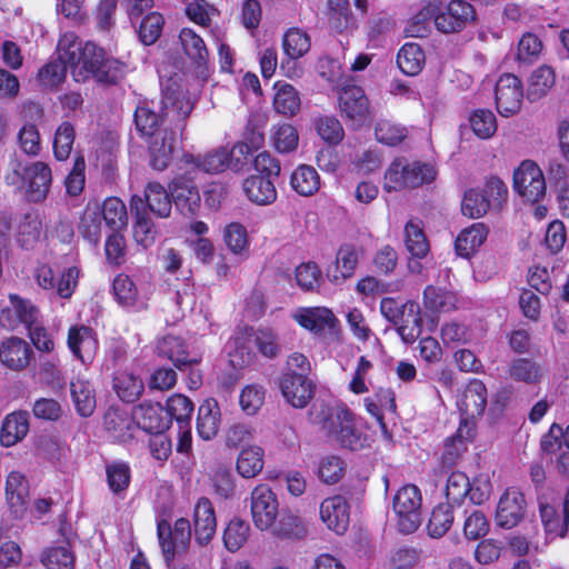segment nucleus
Instances as JSON below:
<instances>
[{
	"label": "nucleus",
	"mask_w": 569,
	"mask_h": 569,
	"mask_svg": "<svg viewBox=\"0 0 569 569\" xmlns=\"http://www.w3.org/2000/svg\"><path fill=\"white\" fill-rule=\"evenodd\" d=\"M293 319L305 329L321 335L325 330H331L336 327L337 319L332 311L325 307L299 308Z\"/></svg>",
	"instance_id": "b1692460"
},
{
	"label": "nucleus",
	"mask_w": 569,
	"mask_h": 569,
	"mask_svg": "<svg viewBox=\"0 0 569 569\" xmlns=\"http://www.w3.org/2000/svg\"><path fill=\"white\" fill-rule=\"evenodd\" d=\"M457 296L433 286H428L423 291L425 307L431 311L448 312L457 308Z\"/></svg>",
	"instance_id": "c03bdc74"
},
{
	"label": "nucleus",
	"mask_w": 569,
	"mask_h": 569,
	"mask_svg": "<svg viewBox=\"0 0 569 569\" xmlns=\"http://www.w3.org/2000/svg\"><path fill=\"white\" fill-rule=\"evenodd\" d=\"M220 427V409L216 400H204L197 416V431L203 440H211L219 431Z\"/></svg>",
	"instance_id": "7c9ffc66"
},
{
	"label": "nucleus",
	"mask_w": 569,
	"mask_h": 569,
	"mask_svg": "<svg viewBox=\"0 0 569 569\" xmlns=\"http://www.w3.org/2000/svg\"><path fill=\"white\" fill-rule=\"evenodd\" d=\"M71 398L81 417H90L96 409V397L89 381L77 378L70 382Z\"/></svg>",
	"instance_id": "e433bc0d"
},
{
	"label": "nucleus",
	"mask_w": 569,
	"mask_h": 569,
	"mask_svg": "<svg viewBox=\"0 0 569 569\" xmlns=\"http://www.w3.org/2000/svg\"><path fill=\"white\" fill-rule=\"evenodd\" d=\"M29 431V413L20 410L9 413L1 427L0 442L3 447H11L21 441Z\"/></svg>",
	"instance_id": "c85d7f7f"
},
{
	"label": "nucleus",
	"mask_w": 569,
	"mask_h": 569,
	"mask_svg": "<svg viewBox=\"0 0 569 569\" xmlns=\"http://www.w3.org/2000/svg\"><path fill=\"white\" fill-rule=\"evenodd\" d=\"M7 179H11V183H17L22 180L27 186L29 199L33 202H39L46 199L52 177L49 166L44 162L37 161L23 168L22 174L14 170L12 177L9 176Z\"/></svg>",
	"instance_id": "9d476101"
},
{
	"label": "nucleus",
	"mask_w": 569,
	"mask_h": 569,
	"mask_svg": "<svg viewBox=\"0 0 569 569\" xmlns=\"http://www.w3.org/2000/svg\"><path fill=\"white\" fill-rule=\"evenodd\" d=\"M555 71L548 66H541L529 78L527 98L530 101L541 99L555 84Z\"/></svg>",
	"instance_id": "a19ab883"
},
{
	"label": "nucleus",
	"mask_w": 569,
	"mask_h": 569,
	"mask_svg": "<svg viewBox=\"0 0 569 569\" xmlns=\"http://www.w3.org/2000/svg\"><path fill=\"white\" fill-rule=\"evenodd\" d=\"M273 89L274 111L283 117H295L301 108V99L297 89L287 82H276Z\"/></svg>",
	"instance_id": "2f4dec72"
},
{
	"label": "nucleus",
	"mask_w": 569,
	"mask_h": 569,
	"mask_svg": "<svg viewBox=\"0 0 569 569\" xmlns=\"http://www.w3.org/2000/svg\"><path fill=\"white\" fill-rule=\"evenodd\" d=\"M422 318L419 305L412 301L405 302V311L400 322L397 323V331L407 343L415 342L421 333Z\"/></svg>",
	"instance_id": "f704fd0d"
},
{
	"label": "nucleus",
	"mask_w": 569,
	"mask_h": 569,
	"mask_svg": "<svg viewBox=\"0 0 569 569\" xmlns=\"http://www.w3.org/2000/svg\"><path fill=\"white\" fill-rule=\"evenodd\" d=\"M112 290L116 301L122 308L139 310L143 307L137 287L129 276L123 273L118 274L113 280Z\"/></svg>",
	"instance_id": "c9c22d12"
},
{
	"label": "nucleus",
	"mask_w": 569,
	"mask_h": 569,
	"mask_svg": "<svg viewBox=\"0 0 569 569\" xmlns=\"http://www.w3.org/2000/svg\"><path fill=\"white\" fill-rule=\"evenodd\" d=\"M101 213L106 224L113 231H119L127 226V208L119 198L111 197L106 199Z\"/></svg>",
	"instance_id": "49530a36"
},
{
	"label": "nucleus",
	"mask_w": 569,
	"mask_h": 569,
	"mask_svg": "<svg viewBox=\"0 0 569 569\" xmlns=\"http://www.w3.org/2000/svg\"><path fill=\"white\" fill-rule=\"evenodd\" d=\"M194 541L207 546L217 530V519L212 503L208 498H200L193 509Z\"/></svg>",
	"instance_id": "a211bd4d"
},
{
	"label": "nucleus",
	"mask_w": 569,
	"mask_h": 569,
	"mask_svg": "<svg viewBox=\"0 0 569 569\" xmlns=\"http://www.w3.org/2000/svg\"><path fill=\"white\" fill-rule=\"evenodd\" d=\"M290 184L300 196L309 197L319 190L320 177L313 167L301 164L292 172Z\"/></svg>",
	"instance_id": "4c0bfd02"
},
{
	"label": "nucleus",
	"mask_w": 569,
	"mask_h": 569,
	"mask_svg": "<svg viewBox=\"0 0 569 569\" xmlns=\"http://www.w3.org/2000/svg\"><path fill=\"white\" fill-rule=\"evenodd\" d=\"M157 535L164 560L169 563L177 553L187 551L192 535L190 521L179 518L173 527L167 520H160L157 525Z\"/></svg>",
	"instance_id": "39448f33"
},
{
	"label": "nucleus",
	"mask_w": 569,
	"mask_h": 569,
	"mask_svg": "<svg viewBox=\"0 0 569 569\" xmlns=\"http://www.w3.org/2000/svg\"><path fill=\"white\" fill-rule=\"evenodd\" d=\"M527 512L525 495L517 488H508L501 495L496 509V523L503 529L518 526Z\"/></svg>",
	"instance_id": "ddd939ff"
},
{
	"label": "nucleus",
	"mask_w": 569,
	"mask_h": 569,
	"mask_svg": "<svg viewBox=\"0 0 569 569\" xmlns=\"http://www.w3.org/2000/svg\"><path fill=\"white\" fill-rule=\"evenodd\" d=\"M194 180L196 172L186 166L184 172L170 183L173 202L184 216H192L200 209L201 198Z\"/></svg>",
	"instance_id": "6e6552de"
},
{
	"label": "nucleus",
	"mask_w": 569,
	"mask_h": 569,
	"mask_svg": "<svg viewBox=\"0 0 569 569\" xmlns=\"http://www.w3.org/2000/svg\"><path fill=\"white\" fill-rule=\"evenodd\" d=\"M250 533L249 525L238 518L232 519L223 532V542L230 552L238 551L248 540Z\"/></svg>",
	"instance_id": "864d4df0"
},
{
	"label": "nucleus",
	"mask_w": 569,
	"mask_h": 569,
	"mask_svg": "<svg viewBox=\"0 0 569 569\" xmlns=\"http://www.w3.org/2000/svg\"><path fill=\"white\" fill-rule=\"evenodd\" d=\"M280 389L286 400L295 408H305L313 393V385L309 378L282 376Z\"/></svg>",
	"instance_id": "bb28decb"
},
{
	"label": "nucleus",
	"mask_w": 569,
	"mask_h": 569,
	"mask_svg": "<svg viewBox=\"0 0 569 569\" xmlns=\"http://www.w3.org/2000/svg\"><path fill=\"white\" fill-rule=\"evenodd\" d=\"M193 109L191 100L179 89L167 87L161 100V114L170 123L183 122Z\"/></svg>",
	"instance_id": "6ab92c4d"
},
{
	"label": "nucleus",
	"mask_w": 569,
	"mask_h": 569,
	"mask_svg": "<svg viewBox=\"0 0 569 569\" xmlns=\"http://www.w3.org/2000/svg\"><path fill=\"white\" fill-rule=\"evenodd\" d=\"M496 106L498 112L503 117L517 113L521 108L523 90L521 80L512 74H502L495 89Z\"/></svg>",
	"instance_id": "4468645a"
},
{
	"label": "nucleus",
	"mask_w": 569,
	"mask_h": 569,
	"mask_svg": "<svg viewBox=\"0 0 569 569\" xmlns=\"http://www.w3.org/2000/svg\"><path fill=\"white\" fill-rule=\"evenodd\" d=\"M509 376L517 381L525 383H536L540 380L542 373L540 367L530 359L519 358L511 362Z\"/></svg>",
	"instance_id": "13d9d810"
},
{
	"label": "nucleus",
	"mask_w": 569,
	"mask_h": 569,
	"mask_svg": "<svg viewBox=\"0 0 569 569\" xmlns=\"http://www.w3.org/2000/svg\"><path fill=\"white\" fill-rule=\"evenodd\" d=\"M339 109L342 117L356 127L365 124L370 119L368 98L358 86L342 88L339 94Z\"/></svg>",
	"instance_id": "2eb2a0df"
},
{
	"label": "nucleus",
	"mask_w": 569,
	"mask_h": 569,
	"mask_svg": "<svg viewBox=\"0 0 569 569\" xmlns=\"http://www.w3.org/2000/svg\"><path fill=\"white\" fill-rule=\"evenodd\" d=\"M157 352L160 357L172 361L179 370H183L199 362L197 358L189 357L184 342L179 337L171 335L164 336L158 341Z\"/></svg>",
	"instance_id": "cd10ccee"
},
{
	"label": "nucleus",
	"mask_w": 569,
	"mask_h": 569,
	"mask_svg": "<svg viewBox=\"0 0 569 569\" xmlns=\"http://www.w3.org/2000/svg\"><path fill=\"white\" fill-rule=\"evenodd\" d=\"M425 62V53L421 47L417 43H406L398 52V67L407 76L418 74L422 70Z\"/></svg>",
	"instance_id": "ea45409f"
},
{
	"label": "nucleus",
	"mask_w": 569,
	"mask_h": 569,
	"mask_svg": "<svg viewBox=\"0 0 569 569\" xmlns=\"http://www.w3.org/2000/svg\"><path fill=\"white\" fill-rule=\"evenodd\" d=\"M32 355L33 352L29 343L18 337L8 338L0 346V361L11 370L27 368Z\"/></svg>",
	"instance_id": "393cba45"
},
{
	"label": "nucleus",
	"mask_w": 569,
	"mask_h": 569,
	"mask_svg": "<svg viewBox=\"0 0 569 569\" xmlns=\"http://www.w3.org/2000/svg\"><path fill=\"white\" fill-rule=\"evenodd\" d=\"M29 492V483L19 471H12L7 477L6 496L11 506H22Z\"/></svg>",
	"instance_id": "bf43d9fd"
},
{
	"label": "nucleus",
	"mask_w": 569,
	"mask_h": 569,
	"mask_svg": "<svg viewBox=\"0 0 569 569\" xmlns=\"http://www.w3.org/2000/svg\"><path fill=\"white\" fill-rule=\"evenodd\" d=\"M68 348L82 363L91 362L98 350L93 330L87 326H73L68 332Z\"/></svg>",
	"instance_id": "412c9836"
},
{
	"label": "nucleus",
	"mask_w": 569,
	"mask_h": 569,
	"mask_svg": "<svg viewBox=\"0 0 569 569\" xmlns=\"http://www.w3.org/2000/svg\"><path fill=\"white\" fill-rule=\"evenodd\" d=\"M130 209L134 213L133 238L142 248L151 247L157 237V229L144 209V201L140 196H133L130 201Z\"/></svg>",
	"instance_id": "4be33fe9"
},
{
	"label": "nucleus",
	"mask_w": 569,
	"mask_h": 569,
	"mask_svg": "<svg viewBox=\"0 0 569 569\" xmlns=\"http://www.w3.org/2000/svg\"><path fill=\"white\" fill-rule=\"evenodd\" d=\"M131 415L136 429L140 428L150 433L166 431L170 426L168 413H164L160 403L144 401L134 407Z\"/></svg>",
	"instance_id": "dca6fc26"
},
{
	"label": "nucleus",
	"mask_w": 569,
	"mask_h": 569,
	"mask_svg": "<svg viewBox=\"0 0 569 569\" xmlns=\"http://www.w3.org/2000/svg\"><path fill=\"white\" fill-rule=\"evenodd\" d=\"M243 191L248 199L259 206H267L277 199V190L271 179L263 176H250L244 179Z\"/></svg>",
	"instance_id": "c756f323"
},
{
	"label": "nucleus",
	"mask_w": 569,
	"mask_h": 569,
	"mask_svg": "<svg viewBox=\"0 0 569 569\" xmlns=\"http://www.w3.org/2000/svg\"><path fill=\"white\" fill-rule=\"evenodd\" d=\"M38 308L28 299H23L18 295H9L8 305L0 311V326L8 330H14L20 325H36L39 320Z\"/></svg>",
	"instance_id": "f8f14e48"
},
{
	"label": "nucleus",
	"mask_w": 569,
	"mask_h": 569,
	"mask_svg": "<svg viewBox=\"0 0 569 569\" xmlns=\"http://www.w3.org/2000/svg\"><path fill=\"white\" fill-rule=\"evenodd\" d=\"M103 428L113 440L126 442L133 438L136 425L127 410L111 406L103 415Z\"/></svg>",
	"instance_id": "5701e85b"
},
{
	"label": "nucleus",
	"mask_w": 569,
	"mask_h": 569,
	"mask_svg": "<svg viewBox=\"0 0 569 569\" xmlns=\"http://www.w3.org/2000/svg\"><path fill=\"white\" fill-rule=\"evenodd\" d=\"M41 234V221L34 213L24 214L18 227L17 240L23 249H32Z\"/></svg>",
	"instance_id": "603ef678"
},
{
	"label": "nucleus",
	"mask_w": 569,
	"mask_h": 569,
	"mask_svg": "<svg viewBox=\"0 0 569 569\" xmlns=\"http://www.w3.org/2000/svg\"><path fill=\"white\" fill-rule=\"evenodd\" d=\"M315 127L320 138L329 144H338L345 137V130L340 121L333 116L316 118Z\"/></svg>",
	"instance_id": "6e6d98bb"
},
{
	"label": "nucleus",
	"mask_w": 569,
	"mask_h": 569,
	"mask_svg": "<svg viewBox=\"0 0 569 569\" xmlns=\"http://www.w3.org/2000/svg\"><path fill=\"white\" fill-rule=\"evenodd\" d=\"M250 152V147L247 143H238L231 150L227 148H219L204 156L183 154L182 161L196 173L201 170L207 173H219L230 168L233 171H240L243 162L237 158L233 159L236 153L247 156Z\"/></svg>",
	"instance_id": "7ed1b4c3"
},
{
	"label": "nucleus",
	"mask_w": 569,
	"mask_h": 569,
	"mask_svg": "<svg viewBox=\"0 0 569 569\" xmlns=\"http://www.w3.org/2000/svg\"><path fill=\"white\" fill-rule=\"evenodd\" d=\"M471 489L469 478L460 471H453L447 479L446 497L448 501L459 505Z\"/></svg>",
	"instance_id": "774afa93"
},
{
	"label": "nucleus",
	"mask_w": 569,
	"mask_h": 569,
	"mask_svg": "<svg viewBox=\"0 0 569 569\" xmlns=\"http://www.w3.org/2000/svg\"><path fill=\"white\" fill-rule=\"evenodd\" d=\"M316 419L341 448L358 451L369 446V437L356 426L353 415L347 408L323 406Z\"/></svg>",
	"instance_id": "f257e3e1"
},
{
	"label": "nucleus",
	"mask_w": 569,
	"mask_h": 569,
	"mask_svg": "<svg viewBox=\"0 0 569 569\" xmlns=\"http://www.w3.org/2000/svg\"><path fill=\"white\" fill-rule=\"evenodd\" d=\"M179 39L186 54L198 64L207 61L209 52L204 41L192 29L183 28L180 31Z\"/></svg>",
	"instance_id": "8fccbe9b"
},
{
	"label": "nucleus",
	"mask_w": 569,
	"mask_h": 569,
	"mask_svg": "<svg viewBox=\"0 0 569 569\" xmlns=\"http://www.w3.org/2000/svg\"><path fill=\"white\" fill-rule=\"evenodd\" d=\"M192 412L193 403L183 395L177 393L167 400V409L164 410V413H168L170 421L174 419L181 428L190 425Z\"/></svg>",
	"instance_id": "3c124183"
},
{
	"label": "nucleus",
	"mask_w": 569,
	"mask_h": 569,
	"mask_svg": "<svg viewBox=\"0 0 569 569\" xmlns=\"http://www.w3.org/2000/svg\"><path fill=\"white\" fill-rule=\"evenodd\" d=\"M144 209L152 212L158 218H167L170 216L172 208L171 193L158 182H150L144 189Z\"/></svg>",
	"instance_id": "473e14b6"
},
{
	"label": "nucleus",
	"mask_w": 569,
	"mask_h": 569,
	"mask_svg": "<svg viewBox=\"0 0 569 569\" xmlns=\"http://www.w3.org/2000/svg\"><path fill=\"white\" fill-rule=\"evenodd\" d=\"M435 177L436 170L431 164L419 161L402 164L401 161H395L385 174V189L396 191L402 188H417L431 182Z\"/></svg>",
	"instance_id": "20e7f679"
},
{
	"label": "nucleus",
	"mask_w": 569,
	"mask_h": 569,
	"mask_svg": "<svg viewBox=\"0 0 569 569\" xmlns=\"http://www.w3.org/2000/svg\"><path fill=\"white\" fill-rule=\"evenodd\" d=\"M513 188L527 201H539L546 193L542 170L531 160L522 161L513 172Z\"/></svg>",
	"instance_id": "0eeeda50"
},
{
	"label": "nucleus",
	"mask_w": 569,
	"mask_h": 569,
	"mask_svg": "<svg viewBox=\"0 0 569 569\" xmlns=\"http://www.w3.org/2000/svg\"><path fill=\"white\" fill-rule=\"evenodd\" d=\"M421 495L418 487L407 485L393 497V511L398 517L399 530L403 533H412L420 525Z\"/></svg>",
	"instance_id": "423d86ee"
},
{
	"label": "nucleus",
	"mask_w": 569,
	"mask_h": 569,
	"mask_svg": "<svg viewBox=\"0 0 569 569\" xmlns=\"http://www.w3.org/2000/svg\"><path fill=\"white\" fill-rule=\"evenodd\" d=\"M320 518L328 529L338 535L347 531L349 526V506L342 496L325 499L320 505Z\"/></svg>",
	"instance_id": "aec40b11"
},
{
	"label": "nucleus",
	"mask_w": 569,
	"mask_h": 569,
	"mask_svg": "<svg viewBox=\"0 0 569 569\" xmlns=\"http://www.w3.org/2000/svg\"><path fill=\"white\" fill-rule=\"evenodd\" d=\"M279 513L276 495L267 485L257 486L251 492V515L254 526L268 530L274 525Z\"/></svg>",
	"instance_id": "9b49d317"
},
{
	"label": "nucleus",
	"mask_w": 569,
	"mask_h": 569,
	"mask_svg": "<svg viewBox=\"0 0 569 569\" xmlns=\"http://www.w3.org/2000/svg\"><path fill=\"white\" fill-rule=\"evenodd\" d=\"M263 468V450L258 446L243 448L237 459V470L243 478L256 477Z\"/></svg>",
	"instance_id": "79ce46f5"
},
{
	"label": "nucleus",
	"mask_w": 569,
	"mask_h": 569,
	"mask_svg": "<svg viewBox=\"0 0 569 569\" xmlns=\"http://www.w3.org/2000/svg\"><path fill=\"white\" fill-rule=\"evenodd\" d=\"M488 236V228L481 223H472L463 229L457 237L455 247L460 257L469 258L485 242Z\"/></svg>",
	"instance_id": "72a5a7b5"
},
{
	"label": "nucleus",
	"mask_w": 569,
	"mask_h": 569,
	"mask_svg": "<svg viewBox=\"0 0 569 569\" xmlns=\"http://www.w3.org/2000/svg\"><path fill=\"white\" fill-rule=\"evenodd\" d=\"M164 121L162 114L157 113L148 104L138 106L134 112V122L137 129L144 136H153L160 122Z\"/></svg>",
	"instance_id": "680f3d73"
},
{
	"label": "nucleus",
	"mask_w": 569,
	"mask_h": 569,
	"mask_svg": "<svg viewBox=\"0 0 569 569\" xmlns=\"http://www.w3.org/2000/svg\"><path fill=\"white\" fill-rule=\"evenodd\" d=\"M282 48L288 58L299 59L309 51L310 38L301 29L291 28L283 36Z\"/></svg>",
	"instance_id": "de8ad7c7"
},
{
	"label": "nucleus",
	"mask_w": 569,
	"mask_h": 569,
	"mask_svg": "<svg viewBox=\"0 0 569 569\" xmlns=\"http://www.w3.org/2000/svg\"><path fill=\"white\" fill-rule=\"evenodd\" d=\"M461 416L480 417L487 405V389L481 380L473 379L465 388L457 402Z\"/></svg>",
	"instance_id": "a878e982"
},
{
	"label": "nucleus",
	"mask_w": 569,
	"mask_h": 569,
	"mask_svg": "<svg viewBox=\"0 0 569 569\" xmlns=\"http://www.w3.org/2000/svg\"><path fill=\"white\" fill-rule=\"evenodd\" d=\"M252 339L259 352L266 358H276L281 351L279 337L272 329L260 328L253 333Z\"/></svg>",
	"instance_id": "0e129e2a"
},
{
	"label": "nucleus",
	"mask_w": 569,
	"mask_h": 569,
	"mask_svg": "<svg viewBox=\"0 0 569 569\" xmlns=\"http://www.w3.org/2000/svg\"><path fill=\"white\" fill-rule=\"evenodd\" d=\"M124 74V66L111 58H104L103 51L101 50V62H98L93 78L103 83H116Z\"/></svg>",
	"instance_id": "338daca9"
},
{
	"label": "nucleus",
	"mask_w": 569,
	"mask_h": 569,
	"mask_svg": "<svg viewBox=\"0 0 569 569\" xmlns=\"http://www.w3.org/2000/svg\"><path fill=\"white\" fill-rule=\"evenodd\" d=\"M475 20V8L465 0H451L433 18L436 28L442 33L459 32Z\"/></svg>",
	"instance_id": "1a4fd4ad"
},
{
	"label": "nucleus",
	"mask_w": 569,
	"mask_h": 569,
	"mask_svg": "<svg viewBox=\"0 0 569 569\" xmlns=\"http://www.w3.org/2000/svg\"><path fill=\"white\" fill-rule=\"evenodd\" d=\"M176 147L177 134L171 129H162L151 136L149 142L151 167L159 171L164 170L172 160Z\"/></svg>",
	"instance_id": "f3484780"
},
{
	"label": "nucleus",
	"mask_w": 569,
	"mask_h": 569,
	"mask_svg": "<svg viewBox=\"0 0 569 569\" xmlns=\"http://www.w3.org/2000/svg\"><path fill=\"white\" fill-rule=\"evenodd\" d=\"M41 562L47 569H74V556L67 545L47 549Z\"/></svg>",
	"instance_id": "4d7b16f0"
},
{
	"label": "nucleus",
	"mask_w": 569,
	"mask_h": 569,
	"mask_svg": "<svg viewBox=\"0 0 569 569\" xmlns=\"http://www.w3.org/2000/svg\"><path fill=\"white\" fill-rule=\"evenodd\" d=\"M406 247L416 258H423L429 251V243L421 227L416 222H408L405 228Z\"/></svg>",
	"instance_id": "e2e57ef3"
},
{
	"label": "nucleus",
	"mask_w": 569,
	"mask_h": 569,
	"mask_svg": "<svg viewBox=\"0 0 569 569\" xmlns=\"http://www.w3.org/2000/svg\"><path fill=\"white\" fill-rule=\"evenodd\" d=\"M164 19L159 12L147 14L139 26L140 41L146 46L153 44L161 36Z\"/></svg>",
	"instance_id": "69168bd1"
},
{
	"label": "nucleus",
	"mask_w": 569,
	"mask_h": 569,
	"mask_svg": "<svg viewBox=\"0 0 569 569\" xmlns=\"http://www.w3.org/2000/svg\"><path fill=\"white\" fill-rule=\"evenodd\" d=\"M278 521L270 528L273 535L286 538H302L306 529L301 519L289 510H283L278 513Z\"/></svg>",
	"instance_id": "09e8293b"
},
{
	"label": "nucleus",
	"mask_w": 569,
	"mask_h": 569,
	"mask_svg": "<svg viewBox=\"0 0 569 569\" xmlns=\"http://www.w3.org/2000/svg\"><path fill=\"white\" fill-rule=\"evenodd\" d=\"M113 389L118 397L124 402L137 401L143 392L142 380L133 373L122 371L113 378Z\"/></svg>",
	"instance_id": "58836bf2"
},
{
	"label": "nucleus",
	"mask_w": 569,
	"mask_h": 569,
	"mask_svg": "<svg viewBox=\"0 0 569 569\" xmlns=\"http://www.w3.org/2000/svg\"><path fill=\"white\" fill-rule=\"evenodd\" d=\"M453 523L452 506L447 503H439L431 512L428 522V533L432 538H441Z\"/></svg>",
	"instance_id": "a18cd8bd"
},
{
	"label": "nucleus",
	"mask_w": 569,
	"mask_h": 569,
	"mask_svg": "<svg viewBox=\"0 0 569 569\" xmlns=\"http://www.w3.org/2000/svg\"><path fill=\"white\" fill-rule=\"evenodd\" d=\"M57 54L68 63L71 76L77 82H84L93 78L98 62H101V49L92 42H82L73 32L61 36L57 47Z\"/></svg>",
	"instance_id": "f03ea898"
},
{
	"label": "nucleus",
	"mask_w": 569,
	"mask_h": 569,
	"mask_svg": "<svg viewBox=\"0 0 569 569\" xmlns=\"http://www.w3.org/2000/svg\"><path fill=\"white\" fill-rule=\"evenodd\" d=\"M74 142V128L70 122H62L56 130L53 140V153L57 160L69 158Z\"/></svg>",
	"instance_id": "052dcab7"
},
{
	"label": "nucleus",
	"mask_w": 569,
	"mask_h": 569,
	"mask_svg": "<svg viewBox=\"0 0 569 569\" xmlns=\"http://www.w3.org/2000/svg\"><path fill=\"white\" fill-rule=\"evenodd\" d=\"M271 139L276 150L281 153H288L296 150L299 143L298 131L289 123L274 126L272 128Z\"/></svg>",
	"instance_id": "5fc2aeb1"
},
{
	"label": "nucleus",
	"mask_w": 569,
	"mask_h": 569,
	"mask_svg": "<svg viewBox=\"0 0 569 569\" xmlns=\"http://www.w3.org/2000/svg\"><path fill=\"white\" fill-rule=\"evenodd\" d=\"M254 346L252 336L240 335L229 342L230 363L233 367H244L253 362L256 355L252 350Z\"/></svg>",
	"instance_id": "37998d69"
}]
</instances>
